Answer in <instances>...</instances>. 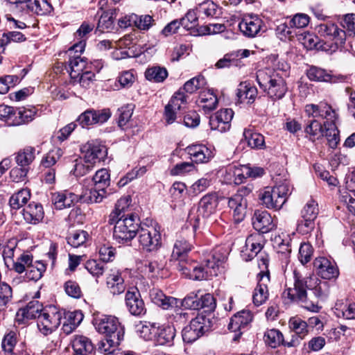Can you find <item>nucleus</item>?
<instances>
[{
  "instance_id": "obj_1",
  "label": "nucleus",
  "mask_w": 355,
  "mask_h": 355,
  "mask_svg": "<svg viewBox=\"0 0 355 355\" xmlns=\"http://www.w3.org/2000/svg\"><path fill=\"white\" fill-rule=\"evenodd\" d=\"M293 279L292 286L286 285L282 297L291 302L301 303L309 311L318 312L319 300H325L329 293L328 282L319 279L315 275L303 277L296 270L293 272Z\"/></svg>"
},
{
  "instance_id": "obj_2",
  "label": "nucleus",
  "mask_w": 355,
  "mask_h": 355,
  "mask_svg": "<svg viewBox=\"0 0 355 355\" xmlns=\"http://www.w3.org/2000/svg\"><path fill=\"white\" fill-rule=\"evenodd\" d=\"M285 67L286 64H282V69L267 67L258 70L256 73L259 87L273 100L282 99L287 92Z\"/></svg>"
},
{
  "instance_id": "obj_3",
  "label": "nucleus",
  "mask_w": 355,
  "mask_h": 355,
  "mask_svg": "<svg viewBox=\"0 0 355 355\" xmlns=\"http://www.w3.org/2000/svg\"><path fill=\"white\" fill-rule=\"evenodd\" d=\"M224 259L221 254L214 253L204 254V266H196L193 261L188 265L180 264L178 266L185 277L193 280L207 279L217 276L218 272V263Z\"/></svg>"
},
{
  "instance_id": "obj_4",
  "label": "nucleus",
  "mask_w": 355,
  "mask_h": 355,
  "mask_svg": "<svg viewBox=\"0 0 355 355\" xmlns=\"http://www.w3.org/2000/svg\"><path fill=\"white\" fill-rule=\"evenodd\" d=\"M318 33L327 42L326 46L331 52L342 49L346 41V33L340 29L336 24L326 22L317 26Z\"/></svg>"
},
{
  "instance_id": "obj_5",
  "label": "nucleus",
  "mask_w": 355,
  "mask_h": 355,
  "mask_svg": "<svg viewBox=\"0 0 355 355\" xmlns=\"http://www.w3.org/2000/svg\"><path fill=\"white\" fill-rule=\"evenodd\" d=\"M94 325L99 333L112 338L110 340L111 343H120L123 340L124 329L116 318L103 315L95 319Z\"/></svg>"
},
{
  "instance_id": "obj_6",
  "label": "nucleus",
  "mask_w": 355,
  "mask_h": 355,
  "mask_svg": "<svg viewBox=\"0 0 355 355\" xmlns=\"http://www.w3.org/2000/svg\"><path fill=\"white\" fill-rule=\"evenodd\" d=\"M64 310H60L56 306H52L44 309L42 314L38 316L37 327L44 335L51 334L61 324Z\"/></svg>"
},
{
  "instance_id": "obj_7",
  "label": "nucleus",
  "mask_w": 355,
  "mask_h": 355,
  "mask_svg": "<svg viewBox=\"0 0 355 355\" xmlns=\"http://www.w3.org/2000/svg\"><path fill=\"white\" fill-rule=\"evenodd\" d=\"M128 215L129 217L118 220L114 225L113 236L118 242L130 241L138 230V221L135 220L137 216L133 214Z\"/></svg>"
},
{
  "instance_id": "obj_8",
  "label": "nucleus",
  "mask_w": 355,
  "mask_h": 355,
  "mask_svg": "<svg viewBox=\"0 0 355 355\" xmlns=\"http://www.w3.org/2000/svg\"><path fill=\"white\" fill-rule=\"evenodd\" d=\"M305 112L309 116L313 118H322L326 121L324 122V126L334 125L338 119V115L332 107L324 102L320 103L309 104L305 107Z\"/></svg>"
},
{
  "instance_id": "obj_9",
  "label": "nucleus",
  "mask_w": 355,
  "mask_h": 355,
  "mask_svg": "<svg viewBox=\"0 0 355 355\" xmlns=\"http://www.w3.org/2000/svg\"><path fill=\"white\" fill-rule=\"evenodd\" d=\"M253 319V315L249 310H242L234 314L230 319L228 329L235 333L233 340L237 341L243 332L249 327Z\"/></svg>"
},
{
  "instance_id": "obj_10",
  "label": "nucleus",
  "mask_w": 355,
  "mask_h": 355,
  "mask_svg": "<svg viewBox=\"0 0 355 355\" xmlns=\"http://www.w3.org/2000/svg\"><path fill=\"white\" fill-rule=\"evenodd\" d=\"M206 318L202 315H198L192 319L190 324L182 330V339L184 342L192 343L201 337L206 331Z\"/></svg>"
},
{
  "instance_id": "obj_11",
  "label": "nucleus",
  "mask_w": 355,
  "mask_h": 355,
  "mask_svg": "<svg viewBox=\"0 0 355 355\" xmlns=\"http://www.w3.org/2000/svg\"><path fill=\"white\" fill-rule=\"evenodd\" d=\"M234 116L232 109L225 108L216 112L209 119V125L211 130L220 132H225L230 129L231 121Z\"/></svg>"
},
{
  "instance_id": "obj_12",
  "label": "nucleus",
  "mask_w": 355,
  "mask_h": 355,
  "mask_svg": "<svg viewBox=\"0 0 355 355\" xmlns=\"http://www.w3.org/2000/svg\"><path fill=\"white\" fill-rule=\"evenodd\" d=\"M263 338L266 345L271 348H277L280 345L293 347L300 345L297 338L293 337L289 341L285 340L282 333L277 329H267L264 332Z\"/></svg>"
},
{
  "instance_id": "obj_13",
  "label": "nucleus",
  "mask_w": 355,
  "mask_h": 355,
  "mask_svg": "<svg viewBox=\"0 0 355 355\" xmlns=\"http://www.w3.org/2000/svg\"><path fill=\"white\" fill-rule=\"evenodd\" d=\"M87 162L96 165L104 159L107 154L105 146L96 140L89 141L81 148Z\"/></svg>"
},
{
  "instance_id": "obj_14",
  "label": "nucleus",
  "mask_w": 355,
  "mask_h": 355,
  "mask_svg": "<svg viewBox=\"0 0 355 355\" xmlns=\"http://www.w3.org/2000/svg\"><path fill=\"white\" fill-rule=\"evenodd\" d=\"M111 116V112L108 109L101 110H87L82 113L77 121L83 127H87L96 123H103Z\"/></svg>"
},
{
  "instance_id": "obj_15",
  "label": "nucleus",
  "mask_w": 355,
  "mask_h": 355,
  "mask_svg": "<svg viewBox=\"0 0 355 355\" xmlns=\"http://www.w3.org/2000/svg\"><path fill=\"white\" fill-rule=\"evenodd\" d=\"M125 301L126 307L132 315L138 316L146 313L144 302L137 288H131L126 292Z\"/></svg>"
},
{
  "instance_id": "obj_16",
  "label": "nucleus",
  "mask_w": 355,
  "mask_h": 355,
  "mask_svg": "<svg viewBox=\"0 0 355 355\" xmlns=\"http://www.w3.org/2000/svg\"><path fill=\"white\" fill-rule=\"evenodd\" d=\"M44 310L42 304L38 301H31L25 307L17 311L15 320L18 324H26L30 320L38 318Z\"/></svg>"
},
{
  "instance_id": "obj_17",
  "label": "nucleus",
  "mask_w": 355,
  "mask_h": 355,
  "mask_svg": "<svg viewBox=\"0 0 355 355\" xmlns=\"http://www.w3.org/2000/svg\"><path fill=\"white\" fill-rule=\"evenodd\" d=\"M314 266L318 275L324 279H336L339 275V270L334 261L325 257H318L314 261Z\"/></svg>"
},
{
  "instance_id": "obj_18",
  "label": "nucleus",
  "mask_w": 355,
  "mask_h": 355,
  "mask_svg": "<svg viewBox=\"0 0 355 355\" xmlns=\"http://www.w3.org/2000/svg\"><path fill=\"white\" fill-rule=\"evenodd\" d=\"M307 77L310 80L336 83L344 82L346 77L342 75H333L327 70L311 66L306 72Z\"/></svg>"
},
{
  "instance_id": "obj_19",
  "label": "nucleus",
  "mask_w": 355,
  "mask_h": 355,
  "mask_svg": "<svg viewBox=\"0 0 355 355\" xmlns=\"http://www.w3.org/2000/svg\"><path fill=\"white\" fill-rule=\"evenodd\" d=\"M252 221L254 230L263 234L271 231L275 227L271 215L265 210H256Z\"/></svg>"
},
{
  "instance_id": "obj_20",
  "label": "nucleus",
  "mask_w": 355,
  "mask_h": 355,
  "mask_svg": "<svg viewBox=\"0 0 355 355\" xmlns=\"http://www.w3.org/2000/svg\"><path fill=\"white\" fill-rule=\"evenodd\" d=\"M12 3L37 15H45L52 10L51 5L46 0H13Z\"/></svg>"
},
{
  "instance_id": "obj_21",
  "label": "nucleus",
  "mask_w": 355,
  "mask_h": 355,
  "mask_svg": "<svg viewBox=\"0 0 355 355\" xmlns=\"http://www.w3.org/2000/svg\"><path fill=\"white\" fill-rule=\"evenodd\" d=\"M78 195L69 190L51 193V200L55 208L59 210L69 208L78 202Z\"/></svg>"
},
{
  "instance_id": "obj_22",
  "label": "nucleus",
  "mask_w": 355,
  "mask_h": 355,
  "mask_svg": "<svg viewBox=\"0 0 355 355\" xmlns=\"http://www.w3.org/2000/svg\"><path fill=\"white\" fill-rule=\"evenodd\" d=\"M263 24V21L258 16L250 15L239 24V28L244 36L252 38L258 35Z\"/></svg>"
},
{
  "instance_id": "obj_23",
  "label": "nucleus",
  "mask_w": 355,
  "mask_h": 355,
  "mask_svg": "<svg viewBox=\"0 0 355 355\" xmlns=\"http://www.w3.org/2000/svg\"><path fill=\"white\" fill-rule=\"evenodd\" d=\"M259 282L252 296L256 306L264 303L268 297V283L270 282L269 272H261L258 275Z\"/></svg>"
},
{
  "instance_id": "obj_24",
  "label": "nucleus",
  "mask_w": 355,
  "mask_h": 355,
  "mask_svg": "<svg viewBox=\"0 0 355 355\" xmlns=\"http://www.w3.org/2000/svg\"><path fill=\"white\" fill-rule=\"evenodd\" d=\"M106 191L103 188L92 186L83 189L82 193L78 195V202L84 203H99L106 197Z\"/></svg>"
},
{
  "instance_id": "obj_25",
  "label": "nucleus",
  "mask_w": 355,
  "mask_h": 355,
  "mask_svg": "<svg viewBox=\"0 0 355 355\" xmlns=\"http://www.w3.org/2000/svg\"><path fill=\"white\" fill-rule=\"evenodd\" d=\"M198 16L200 18L215 19L222 15V8L213 1L206 0L200 3L196 7Z\"/></svg>"
},
{
  "instance_id": "obj_26",
  "label": "nucleus",
  "mask_w": 355,
  "mask_h": 355,
  "mask_svg": "<svg viewBox=\"0 0 355 355\" xmlns=\"http://www.w3.org/2000/svg\"><path fill=\"white\" fill-rule=\"evenodd\" d=\"M200 297L197 294L191 293L187 295L183 300H179V304L178 308H174L176 315L175 318L186 320L188 315L187 313L183 312L180 308L183 306L187 309L199 310Z\"/></svg>"
},
{
  "instance_id": "obj_27",
  "label": "nucleus",
  "mask_w": 355,
  "mask_h": 355,
  "mask_svg": "<svg viewBox=\"0 0 355 355\" xmlns=\"http://www.w3.org/2000/svg\"><path fill=\"white\" fill-rule=\"evenodd\" d=\"M150 297L151 301L163 309L178 308L179 299L173 297L166 296L162 291L153 289L150 291Z\"/></svg>"
},
{
  "instance_id": "obj_28",
  "label": "nucleus",
  "mask_w": 355,
  "mask_h": 355,
  "mask_svg": "<svg viewBox=\"0 0 355 355\" xmlns=\"http://www.w3.org/2000/svg\"><path fill=\"white\" fill-rule=\"evenodd\" d=\"M67 72L71 79L76 80L83 71L87 68V59L80 57V55L69 56L67 66H65Z\"/></svg>"
},
{
  "instance_id": "obj_29",
  "label": "nucleus",
  "mask_w": 355,
  "mask_h": 355,
  "mask_svg": "<svg viewBox=\"0 0 355 355\" xmlns=\"http://www.w3.org/2000/svg\"><path fill=\"white\" fill-rule=\"evenodd\" d=\"M191 159L196 163H205L213 157L212 152L205 145L195 144L186 148Z\"/></svg>"
},
{
  "instance_id": "obj_30",
  "label": "nucleus",
  "mask_w": 355,
  "mask_h": 355,
  "mask_svg": "<svg viewBox=\"0 0 355 355\" xmlns=\"http://www.w3.org/2000/svg\"><path fill=\"white\" fill-rule=\"evenodd\" d=\"M71 343L73 350L72 355H88L94 349L91 340L85 336H75Z\"/></svg>"
},
{
  "instance_id": "obj_31",
  "label": "nucleus",
  "mask_w": 355,
  "mask_h": 355,
  "mask_svg": "<svg viewBox=\"0 0 355 355\" xmlns=\"http://www.w3.org/2000/svg\"><path fill=\"white\" fill-rule=\"evenodd\" d=\"M24 218L30 223H37L44 217V210L40 203L32 202L23 209Z\"/></svg>"
},
{
  "instance_id": "obj_32",
  "label": "nucleus",
  "mask_w": 355,
  "mask_h": 355,
  "mask_svg": "<svg viewBox=\"0 0 355 355\" xmlns=\"http://www.w3.org/2000/svg\"><path fill=\"white\" fill-rule=\"evenodd\" d=\"M217 205L218 197L216 193H208L200 199L198 211L203 217H208L215 211Z\"/></svg>"
},
{
  "instance_id": "obj_33",
  "label": "nucleus",
  "mask_w": 355,
  "mask_h": 355,
  "mask_svg": "<svg viewBox=\"0 0 355 355\" xmlns=\"http://www.w3.org/2000/svg\"><path fill=\"white\" fill-rule=\"evenodd\" d=\"M228 206L233 210L234 220L236 223L242 221L245 216L247 201L245 198L232 196L228 201Z\"/></svg>"
},
{
  "instance_id": "obj_34",
  "label": "nucleus",
  "mask_w": 355,
  "mask_h": 355,
  "mask_svg": "<svg viewBox=\"0 0 355 355\" xmlns=\"http://www.w3.org/2000/svg\"><path fill=\"white\" fill-rule=\"evenodd\" d=\"M257 96V88L249 82L241 83L236 89V96L240 103L248 101V103H252Z\"/></svg>"
},
{
  "instance_id": "obj_35",
  "label": "nucleus",
  "mask_w": 355,
  "mask_h": 355,
  "mask_svg": "<svg viewBox=\"0 0 355 355\" xmlns=\"http://www.w3.org/2000/svg\"><path fill=\"white\" fill-rule=\"evenodd\" d=\"M298 40L304 45V46L309 50L314 49H321L322 51H329L326 46L327 42L321 41L318 37L313 33H304L298 36Z\"/></svg>"
},
{
  "instance_id": "obj_36",
  "label": "nucleus",
  "mask_w": 355,
  "mask_h": 355,
  "mask_svg": "<svg viewBox=\"0 0 355 355\" xmlns=\"http://www.w3.org/2000/svg\"><path fill=\"white\" fill-rule=\"evenodd\" d=\"M176 330L173 326L168 325L162 327H157V331L155 338L159 345L171 346L175 336Z\"/></svg>"
},
{
  "instance_id": "obj_37",
  "label": "nucleus",
  "mask_w": 355,
  "mask_h": 355,
  "mask_svg": "<svg viewBox=\"0 0 355 355\" xmlns=\"http://www.w3.org/2000/svg\"><path fill=\"white\" fill-rule=\"evenodd\" d=\"M119 10L110 9L104 12L98 19L97 30L100 32L110 31L114 27V21L119 15Z\"/></svg>"
},
{
  "instance_id": "obj_38",
  "label": "nucleus",
  "mask_w": 355,
  "mask_h": 355,
  "mask_svg": "<svg viewBox=\"0 0 355 355\" xmlns=\"http://www.w3.org/2000/svg\"><path fill=\"white\" fill-rule=\"evenodd\" d=\"M160 227L157 225L152 227L150 230L141 228L139 242L140 244H159L161 241Z\"/></svg>"
},
{
  "instance_id": "obj_39",
  "label": "nucleus",
  "mask_w": 355,
  "mask_h": 355,
  "mask_svg": "<svg viewBox=\"0 0 355 355\" xmlns=\"http://www.w3.org/2000/svg\"><path fill=\"white\" fill-rule=\"evenodd\" d=\"M289 328L293 331L295 336H293L292 338H297L299 341L303 339L308 334V324L299 317H293L288 321Z\"/></svg>"
},
{
  "instance_id": "obj_40",
  "label": "nucleus",
  "mask_w": 355,
  "mask_h": 355,
  "mask_svg": "<svg viewBox=\"0 0 355 355\" xmlns=\"http://www.w3.org/2000/svg\"><path fill=\"white\" fill-rule=\"evenodd\" d=\"M107 286L110 293L113 295L121 294L125 289L124 280L121 277V273L118 271L110 274L107 277Z\"/></svg>"
},
{
  "instance_id": "obj_41",
  "label": "nucleus",
  "mask_w": 355,
  "mask_h": 355,
  "mask_svg": "<svg viewBox=\"0 0 355 355\" xmlns=\"http://www.w3.org/2000/svg\"><path fill=\"white\" fill-rule=\"evenodd\" d=\"M168 71L164 67L153 66L145 71L146 78L153 83H162L168 77Z\"/></svg>"
},
{
  "instance_id": "obj_42",
  "label": "nucleus",
  "mask_w": 355,
  "mask_h": 355,
  "mask_svg": "<svg viewBox=\"0 0 355 355\" xmlns=\"http://www.w3.org/2000/svg\"><path fill=\"white\" fill-rule=\"evenodd\" d=\"M17 343V333L10 331L6 334L1 342L2 350L0 352V355H17L14 352V348Z\"/></svg>"
},
{
  "instance_id": "obj_43",
  "label": "nucleus",
  "mask_w": 355,
  "mask_h": 355,
  "mask_svg": "<svg viewBox=\"0 0 355 355\" xmlns=\"http://www.w3.org/2000/svg\"><path fill=\"white\" fill-rule=\"evenodd\" d=\"M191 250L189 245H173L171 253V259L173 260L179 261L180 264L188 265L191 259H189V254Z\"/></svg>"
},
{
  "instance_id": "obj_44",
  "label": "nucleus",
  "mask_w": 355,
  "mask_h": 355,
  "mask_svg": "<svg viewBox=\"0 0 355 355\" xmlns=\"http://www.w3.org/2000/svg\"><path fill=\"white\" fill-rule=\"evenodd\" d=\"M198 103L203 110L211 111L216 108L218 99L213 92L210 90L203 91L199 95Z\"/></svg>"
},
{
  "instance_id": "obj_45",
  "label": "nucleus",
  "mask_w": 355,
  "mask_h": 355,
  "mask_svg": "<svg viewBox=\"0 0 355 355\" xmlns=\"http://www.w3.org/2000/svg\"><path fill=\"white\" fill-rule=\"evenodd\" d=\"M157 331V327L155 323L144 322L137 325V332L138 335L145 340H151L155 338Z\"/></svg>"
},
{
  "instance_id": "obj_46",
  "label": "nucleus",
  "mask_w": 355,
  "mask_h": 355,
  "mask_svg": "<svg viewBox=\"0 0 355 355\" xmlns=\"http://www.w3.org/2000/svg\"><path fill=\"white\" fill-rule=\"evenodd\" d=\"M34 159L35 148L30 146L20 150L15 156L16 162L19 166L28 167Z\"/></svg>"
},
{
  "instance_id": "obj_47",
  "label": "nucleus",
  "mask_w": 355,
  "mask_h": 355,
  "mask_svg": "<svg viewBox=\"0 0 355 355\" xmlns=\"http://www.w3.org/2000/svg\"><path fill=\"white\" fill-rule=\"evenodd\" d=\"M243 137L248 146L252 148L261 149L265 146L264 137L258 132H254L250 129H245Z\"/></svg>"
},
{
  "instance_id": "obj_48",
  "label": "nucleus",
  "mask_w": 355,
  "mask_h": 355,
  "mask_svg": "<svg viewBox=\"0 0 355 355\" xmlns=\"http://www.w3.org/2000/svg\"><path fill=\"white\" fill-rule=\"evenodd\" d=\"M31 192L27 189H23L14 193L10 198L9 204L12 209H19L30 199Z\"/></svg>"
},
{
  "instance_id": "obj_49",
  "label": "nucleus",
  "mask_w": 355,
  "mask_h": 355,
  "mask_svg": "<svg viewBox=\"0 0 355 355\" xmlns=\"http://www.w3.org/2000/svg\"><path fill=\"white\" fill-rule=\"evenodd\" d=\"M95 165L92 162H87L85 157L77 158L74 160L73 174L76 177H82L92 171Z\"/></svg>"
},
{
  "instance_id": "obj_50",
  "label": "nucleus",
  "mask_w": 355,
  "mask_h": 355,
  "mask_svg": "<svg viewBox=\"0 0 355 355\" xmlns=\"http://www.w3.org/2000/svg\"><path fill=\"white\" fill-rule=\"evenodd\" d=\"M36 114L35 108L27 109L21 107L16 110V115L14 121H10L14 125H19L22 123L31 121Z\"/></svg>"
},
{
  "instance_id": "obj_51",
  "label": "nucleus",
  "mask_w": 355,
  "mask_h": 355,
  "mask_svg": "<svg viewBox=\"0 0 355 355\" xmlns=\"http://www.w3.org/2000/svg\"><path fill=\"white\" fill-rule=\"evenodd\" d=\"M46 269V265L43 262L36 261L26 269V277L28 280L37 282L42 278Z\"/></svg>"
},
{
  "instance_id": "obj_52",
  "label": "nucleus",
  "mask_w": 355,
  "mask_h": 355,
  "mask_svg": "<svg viewBox=\"0 0 355 355\" xmlns=\"http://www.w3.org/2000/svg\"><path fill=\"white\" fill-rule=\"evenodd\" d=\"M275 191L274 196L277 197V204L284 205L289 195L291 193L293 187L289 182H284L272 188Z\"/></svg>"
},
{
  "instance_id": "obj_53",
  "label": "nucleus",
  "mask_w": 355,
  "mask_h": 355,
  "mask_svg": "<svg viewBox=\"0 0 355 355\" xmlns=\"http://www.w3.org/2000/svg\"><path fill=\"white\" fill-rule=\"evenodd\" d=\"M275 191L272 188H266L263 192H261L259 195V199L261 200L263 205H264L268 208L271 209H280L283 205L277 204V197L274 196Z\"/></svg>"
},
{
  "instance_id": "obj_54",
  "label": "nucleus",
  "mask_w": 355,
  "mask_h": 355,
  "mask_svg": "<svg viewBox=\"0 0 355 355\" xmlns=\"http://www.w3.org/2000/svg\"><path fill=\"white\" fill-rule=\"evenodd\" d=\"M324 126L315 119L311 121L305 128V132L309 136V139L314 141L324 136Z\"/></svg>"
},
{
  "instance_id": "obj_55",
  "label": "nucleus",
  "mask_w": 355,
  "mask_h": 355,
  "mask_svg": "<svg viewBox=\"0 0 355 355\" xmlns=\"http://www.w3.org/2000/svg\"><path fill=\"white\" fill-rule=\"evenodd\" d=\"M63 155V150L60 148H55L50 150L42 160V165L47 168H51Z\"/></svg>"
},
{
  "instance_id": "obj_56",
  "label": "nucleus",
  "mask_w": 355,
  "mask_h": 355,
  "mask_svg": "<svg viewBox=\"0 0 355 355\" xmlns=\"http://www.w3.org/2000/svg\"><path fill=\"white\" fill-rule=\"evenodd\" d=\"M33 256L28 253L24 252L17 260L13 263V269L19 274L24 272L29 266L32 265Z\"/></svg>"
},
{
  "instance_id": "obj_57",
  "label": "nucleus",
  "mask_w": 355,
  "mask_h": 355,
  "mask_svg": "<svg viewBox=\"0 0 355 355\" xmlns=\"http://www.w3.org/2000/svg\"><path fill=\"white\" fill-rule=\"evenodd\" d=\"M93 185L105 190L110 184V174L105 168L98 170L92 178Z\"/></svg>"
},
{
  "instance_id": "obj_58",
  "label": "nucleus",
  "mask_w": 355,
  "mask_h": 355,
  "mask_svg": "<svg viewBox=\"0 0 355 355\" xmlns=\"http://www.w3.org/2000/svg\"><path fill=\"white\" fill-rule=\"evenodd\" d=\"M229 171L234 176V182L236 184H241L245 179L248 178V175L250 171L249 166L248 165L230 166Z\"/></svg>"
},
{
  "instance_id": "obj_59",
  "label": "nucleus",
  "mask_w": 355,
  "mask_h": 355,
  "mask_svg": "<svg viewBox=\"0 0 355 355\" xmlns=\"http://www.w3.org/2000/svg\"><path fill=\"white\" fill-rule=\"evenodd\" d=\"M198 18L200 17L195 9L189 10L185 16L178 21L184 29L190 30L196 26Z\"/></svg>"
},
{
  "instance_id": "obj_60",
  "label": "nucleus",
  "mask_w": 355,
  "mask_h": 355,
  "mask_svg": "<svg viewBox=\"0 0 355 355\" xmlns=\"http://www.w3.org/2000/svg\"><path fill=\"white\" fill-rule=\"evenodd\" d=\"M187 95L184 94L182 89H180L174 94L168 104L175 108V110L180 111L184 109L187 104Z\"/></svg>"
},
{
  "instance_id": "obj_61",
  "label": "nucleus",
  "mask_w": 355,
  "mask_h": 355,
  "mask_svg": "<svg viewBox=\"0 0 355 355\" xmlns=\"http://www.w3.org/2000/svg\"><path fill=\"white\" fill-rule=\"evenodd\" d=\"M205 84V79L203 76H198L187 81L182 90L189 94H192L202 87Z\"/></svg>"
},
{
  "instance_id": "obj_62",
  "label": "nucleus",
  "mask_w": 355,
  "mask_h": 355,
  "mask_svg": "<svg viewBox=\"0 0 355 355\" xmlns=\"http://www.w3.org/2000/svg\"><path fill=\"white\" fill-rule=\"evenodd\" d=\"M133 113V107L132 105H127L120 107L118 110V125L123 128L130 121Z\"/></svg>"
},
{
  "instance_id": "obj_63",
  "label": "nucleus",
  "mask_w": 355,
  "mask_h": 355,
  "mask_svg": "<svg viewBox=\"0 0 355 355\" xmlns=\"http://www.w3.org/2000/svg\"><path fill=\"white\" fill-rule=\"evenodd\" d=\"M340 24L345 29L346 36L355 35V14H347L344 16Z\"/></svg>"
},
{
  "instance_id": "obj_64",
  "label": "nucleus",
  "mask_w": 355,
  "mask_h": 355,
  "mask_svg": "<svg viewBox=\"0 0 355 355\" xmlns=\"http://www.w3.org/2000/svg\"><path fill=\"white\" fill-rule=\"evenodd\" d=\"M336 306H339L336 308L338 316L342 315L345 319L355 320V302L346 305L336 304Z\"/></svg>"
}]
</instances>
